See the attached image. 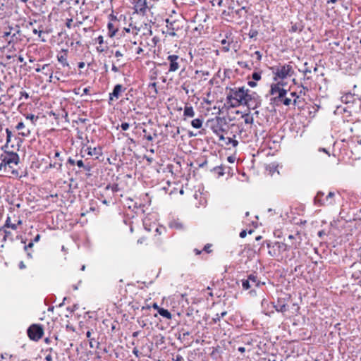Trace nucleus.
I'll return each instance as SVG.
<instances>
[{
    "label": "nucleus",
    "instance_id": "f257e3e1",
    "mask_svg": "<svg viewBox=\"0 0 361 361\" xmlns=\"http://www.w3.org/2000/svg\"><path fill=\"white\" fill-rule=\"evenodd\" d=\"M266 245L268 249V254L270 257L277 259L283 258L284 252L289 250H296L299 247V242L292 243L291 244H286L279 241L265 240L263 242L262 245Z\"/></svg>",
    "mask_w": 361,
    "mask_h": 361
},
{
    "label": "nucleus",
    "instance_id": "f03ea898",
    "mask_svg": "<svg viewBox=\"0 0 361 361\" xmlns=\"http://www.w3.org/2000/svg\"><path fill=\"white\" fill-rule=\"evenodd\" d=\"M245 87L230 88L226 94V104L232 108L242 106L245 103Z\"/></svg>",
    "mask_w": 361,
    "mask_h": 361
},
{
    "label": "nucleus",
    "instance_id": "7ed1b4c3",
    "mask_svg": "<svg viewBox=\"0 0 361 361\" xmlns=\"http://www.w3.org/2000/svg\"><path fill=\"white\" fill-rule=\"evenodd\" d=\"M274 75V80L276 82L283 81L294 74L293 66L290 63L279 64L271 68Z\"/></svg>",
    "mask_w": 361,
    "mask_h": 361
},
{
    "label": "nucleus",
    "instance_id": "20e7f679",
    "mask_svg": "<svg viewBox=\"0 0 361 361\" xmlns=\"http://www.w3.org/2000/svg\"><path fill=\"white\" fill-rule=\"evenodd\" d=\"M169 64V72H176L182 68V71L185 70V59L176 54H170L167 56Z\"/></svg>",
    "mask_w": 361,
    "mask_h": 361
},
{
    "label": "nucleus",
    "instance_id": "39448f33",
    "mask_svg": "<svg viewBox=\"0 0 361 361\" xmlns=\"http://www.w3.org/2000/svg\"><path fill=\"white\" fill-rule=\"evenodd\" d=\"M1 163L0 164V170L3 167L13 168V164L18 165L20 161L19 155L16 152H6L1 155Z\"/></svg>",
    "mask_w": 361,
    "mask_h": 361
},
{
    "label": "nucleus",
    "instance_id": "423d86ee",
    "mask_svg": "<svg viewBox=\"0 0 361 361\" xmlns=\"http://www.w3.org/2000/svg\"><path fill=\"white\" fill-rule=\"evenodd\" d=\"M286 85L283 81H278L275 84H272L270 87V94L275 95L274 102L278 104V101L283 99L287 94V90L283 87Z\"/></svg>",
    "mask_w": 361,
    "mask_h": 361
},
{
    "label": "nucleus",
    "instance_id": "0eeeda50",
    "mask_svg": "<svg viewBox=\"0 0 361 361\" xmlns=\"http://www.w3.org/2000/svg\"><path fill=\"white\" fill-rule=\"evenodd\" d=\"M224 121V118L216 116L215 118L209 119L206 125L216 135H219L224 131L223 128Z\"/></svg>",
    "mask_w": 361,
    "mask_h": 361
},
{
    "label": "nucleus",
    "instance_id": "6e6552de",
    "mask_svg": "<svg viewBox=\"0 0 361 361\" xmlns=\"http://www.w3.org/2000/svg\"><path fill=\"white\" fill-rule=\"evenodd\" d=\"M27 333L30 340L37 341L43 336V326L42 324H33L28 327Z\"/></svg>",
    "mask_w": 361,
    "mask_h": 361
},
{
    "label": "nucleus",
    "instance_id": "1a4fd4ad",
    "mask_svg": "<svg viewBox=\"0 0 361 361\" xmlns=\"http://www.w3.org/2000/svg\"><path fill=\"white\" fill-rule=\"evenodd\" d=\"M228 8L231 11V16L233 18L237 16L238 19L246 17L249 9L245 6H241L240 8H235L234 2L229 3Z\"/></svg>",
    "mask_w": 361,
    "mask_h": 361
},
{
    "label": "nucleus",
    "instance_id": "9d476101",
    "mask_svg": "<svg viewBox=\"0 0 361 361\" xmlns=\"http://www.w3.org/2000/svg\"><path fill=\"white\" fill-rule=\"evenodd\" d=\"M341 101L346 104H360L361 106V99L359 95L350 92L344 93L341 97Z\"/></svg>",
    "mask_w": 361,
    "mask_h": 361
},
{
    "label": "nucleus",
    "instance_id": "9b49d317",
    "mask_svg": "<svg viewBox=\"0 0 361 361\" xmlns=\"http://www.w3.org/2000/svg\"><path fill=\"white\" fill-rule=\"evenodd\" d=\"M252 286L259 287L260 286V281L255 274H251L247 276L246 279L242 280V286L244 290H248Z\"/></svg>",
    "mask_w": 361,
    "mask_h": 361
},
{
    "label": "nucleus",
    "instance_id": "f8f14e48",
    "mask_svg": "<svg viewBox=\"0 0 361 361\" xmlns=\"http://www.w3.org/2000/svg\"><path fill=\"white\" fill-rule=\"evenodd\" d=\"M339 193L336 194L334 192H329L324 199L320 201V206H329L336 204L338 201V197H340Z\"/></svg>",
    "mask_w": 361,
    "mask_h": 361
},
{
    "label": "nucleus",
    "instance_id": "ddd939ff",
    "mask_svg": "<svg viewBox=\"0 0 361 361\" xmlns=\"http://www.w3.org/2000/svg\"><path fill=\"white\" fill-rule=\"evenodd\" d=\"M273 308L278 312L285 313L288 310V305L285 298H279L277 300L276 304L274 302Z\"/></svg>",
    "mask_w": 361,
    "mask_h": 361
},
{
    "label": "nucleus",
    "instance_id": "4468645a",
    "mask_svg": "<svg viewBox=\"0 0 361 361\" xmlns=\"http://www.w3.org/2000/svg\"><path fill=\"white\" fill-rule=\"evenodd\" d=\"M273 304L274 302H271L268 301L267 299L264 298L262 300L261 305L262 307V312L268 316H271L274 313L273 310Z\"/></svg>",
    "mask_w": 361,
    "mask_h": 361
},
{
    "label": "nucleus",
    "instance_id": "2eb2a0df",
    "mask_svg": "<svg viewBox=\"0 0 361 361\" xmlns=\"http://www.w3.org/2000/svg\"><path fill=\"white\" fill-rule=\"evenodd\" d=\"M262 99L258 94H253L252 99L246 105L249 109H255L261 105Z\"/></svg>",
    "mask_w": 361,
    "mask_h": 361
},
{
    "label": "nucleus",
    "instance_id": "dca6fc26",
    "mask_svg": "<svg viewBox=\"0 0 361 361\" xmlns=\"http://www.w3.org/2000/svg\"><path fill=\"white\" fill-rule=\"evenodd\" d=\"M87 153L90 156H95L96 158H99L102 155V147L101 146L97 147H87L86 149Z\"/></svg>",
    "mask_w": 361,
    "mask_h": 361
},
{
    "label": "nucleus",
    "instance_id": "f3484780",
    "mask_svg": "<svg viewBox=\"0 0 361 361\" xmlns=\"http://www.w3.org/2000/svg\"><path fill=\"white\" fill-rule=\"evenodd\" d=\"M137 13L145 14L147 8L146 0H137L135 5Z\"/></svg>",
    "mask_w": 361,
    "mask_h": 361
},
{
    "label": "nucleus",
    "instance_id": "a211bd4d",
    "mask_svg": "<svg viewBox=\"0 0 361 361\" xmlns=\"http://www.w3.org/2000/svg\"><path fill=\"white\" fill-rule=\"evenodd\" d=\"M123 90V86L120 84H117L114 87L112 92L109 94V100H114V99H118Z\"/></svg>",
    "mask_w": 361,
    "mask_h": 361
},
{
    "label": "nucleus",
    "instance_id": "6ab92c4d",
    "mask_svg": "<svg viewBox=\"0 0 361 361\" xmlns=\"http://www.w3.org/2000/svg\"><path fill=\"white\" fill-rule=\"evenodd\" d=\"M166 27L169 31V35L170 36L174 37L176 35V31L178 30V27H175L176 21H169V19L166 20Z\"/></svg>",
    "mask_w": 361,
    "mask_h": 361
},
{
    "label": "nucleus",
    "instance_id": "aec40b11",
    "mask_svg": "<svg viewBox=\"0 0 361 361\" xmlns=\"http://www.w3.org/2000/svg\"><path fill=\"white\" fill-rule=\"evenodd\" d=\"M290 95L291 96V97L293 98V99H292L293 105L294 106L299 107V106L302 100V99L300 97V95L296 92H291L290 93Z\"/></svg>",
    "mask_w": 361,
    "mask_h": 361
},
{
    "label": "nucleus",
    "instance_id": "412c9836",
    "mask_svg": "<svg viewBox=\"0 0 361 361\" xmlns=\"http://www.w3.org/2000/svg\"><path fill=\"white\" fill-rule=\"evenodd\" d=\"M63 54L57 55L58 61L62 64L63 67L68 66L69 64L67 61V51L63 50Z\"/></svg>",
    "mask_w": 361,
    "mask_h": 361
},
{
    "label": "nucleus",
    "instance_id": "4be33fe9",
    "mask_svg": "<svg viewBox=\"0 0 361 361\" xmlns=\"http://www.w3.org/2000/svg\"><path fill=\"white\" fill-rule=\"evenodd\" d=\"M231 134H232V137H227L226 145H232L233 147H235L238 145V141L235 139V134L233 133V132H231Z\"/></svg>",
    "mask_w": 361,
    "mask_h": 361
},
{
    "label": "nucleus",
    "instance_id": "5701e85b",
    "mask_svg": "<svg viewBox=\"0 0 361 361\" xmlns=\"http://www.w3.org/2000/svg\"><path fill=\"white\" fill-rule=\"evenodd\" d=\"M290 24H291V26L288 30V31L290 33L301 32L303 30V25L301 23H290Z\"/></svg>",
    "mask_w": 361,
    "mask_h": 361
},
{
    "label": "nucleus",
    "instance_id": "b1692460",
    "mask_svg": "<svg viewBox=\"0 0 361 361\" xmlns=\"http://www.w3.org/2000/svg\"><path fill=\"white\" fill-rule=\"evenodd\" d=\"M245 103L242 104V106H246L248 102L252 99L253 94H257L255 92H251L248 89L245 88Z\"/></svg>",
    "mask_w": 361,
    "mask_h": 361
},
{
    "label": "nucleus",
    "instance_id": "393cba45",
    "mask_svg": "<svg viewBox=\"0 0 361 361\" xmlns=\"http://www.w3.org/2000/svg\"><path fill=\"white\" fill-rule=\"evenodd\" d=\"M183 116L185 117H193L195 116V111L192 106L186 105L184 108Z\"/></svg>",
    "mask_w": 361,
    "mask_h": 361
},
{
    "label": "nucleus",
    "instance_id": "a878e982",
    "mask_svg": "<svg viewBox=\"0 0 361 361\" xmlns=\"http://www.w3.org/2000/svg\"><path fill=\"white\" fill-rule=\"evenodd\" d=\"M158 313L159 315H161L164 318H166L168 319H171L172 315H171V312L166 309H164L163 307L159 308Z\"/></svg>",
    "mask_w": 361,
    "mask_h": 361
},
{
    "label": "nucleus",
    "instance_id": "bb28decb",
    "mask_svg": "<svg viewBox=\"0 0 361 361\" xmlns=\"http://www.w3.org/2000/svg\"><path fill=\"white\" fill-rule=\"evenodd\" d=\"M12 217L11 216H7L5 224L4 226V228H11L13 230H16L17 226L16 223H13L11 221Z\"/></svg>",
    "mask_w": 361,
    "mask_h": 361
},
{
    "label": "nucleus",
    "instance_id": "cd10ccee",
    "mask_svg": "<svg viewBox=\"0 0 361 361\" xmlns=\"http://www.w3.org/2000/svg\"><path fill=\"white\" fill-rule=\"evenodd\" d=\"M77 166L80 169H83L86 171H90L91 166L90 164H85L82 159L78 160L75 163Z\"/></svg>",
    "mask_w": 361,
    "mask_h": 361
},
{
    "label": "nucleus",
    "instance_id": "c85d7f7f",
    "mask_svg": "<svg viewBox=\"0 0 361 361\" xmlns=\"http://www.w3.org/2000/svg\"><path fill=\"white\" fill-rule=\"evenodd\" d=\"M288 240L290 241L288 244H291L292 243H295L297 241L299 242V245L300 244V235L298 233L295 234L289 235L288 237Z\"/></svg>",
    "mask_w": 361,
    "mask_h": 361
},
{
    "label": "nucleus",
    "instance_id": "c756f323",
    "mask_svg": "<svg viewBox=\"0 0 361 361\" xmlns=\"http://www.w3.org/2000/svg\"><path fill=\"white\" fill-rule=\"evenodd\" d=\"M324 193L322 191H319L316 196L314 197V204L317 206H320V200H322L324 199Z\"/></svg>",
    "mask_w": 361,
    "mask_h": 361
},
{
    "label": "nucleus",
    "instance_id": "7c9ffc66",
    "mask_svg": "<svg viewBox=\"0 0 361 361\" xmlns=\"http://www.w3.org/2000/svg\"><path fill=\"white\" fill-rule=\"evenodd\" d=\"M107 28H108V35L110 37H114L116 35V32H117V29L115 28L114 25L111 23H109L107 24Z\"/></svg>",
    "mask_w": 361,
    "mask_h": 361
},
{
    "label": "nucleus",
    "instance_id": "2f4dec72",
    "mask_svg": "<svg viewBox=\"0 0 361 361\" xmlns=\"http://www.w3.org/2000/svg\"><path fill=\"white\" fill-rule=\"evenodd\" d=\"M202 118H195V119H193L192 121H191V126L194 128H196V129H199L202 127Z\"/></svg>",
    "mask_w": 361,
    "mask_h": 361
},
{
    "label": "nucleus",
    "instance_id": "473e14b6",
    "mask_svg": "<svg viewBox=\"0 0 361 361\" xmlns=\"http://www.w3.org/2000/svg\"><path fill=\"white\" fill-rule=\"evenodd\" d=\"M279 103L282 104L284 106H288L293 104V101H292L291 98L288 97L286 95V96H284V97H283V99H281L280 100L278 101V104Z\"/></svg>",
    "mask_w": 361,
    "mask_h": 361
},
{
    "label": "nucleus",
    "instance_id": "72a5a7b5",
    "mask_svg": "<svg viewBox=\"0 0 361 361\" xmlns=\"http://www.w3.org/2000/svg\"><path fill=\"white\" fill-rule=\"evenodd\" d=\"M242 118L244 119V122L245 124H252L253 123V117L250 114H245L242 116Z\"/></svg>",
    "mask_w": 361,
    "mask_h": 361
},
{
    "label": "nucleus",
    "instance_id": "f704fd0d",
    "mask_svg": "<svg viewBox=\"0 0 361 361\" xmlns=\"http://www.w3.org/2000/svg\"><path fill=\"white\" fill-rule=\"evenodd\" d=\"M106 190H111L113 193L116 192L120 190V188L118 187V185L117 183H114L112 185H107L105 188Z\"/></svg>",
    "mask_w": 361,
    "mask_h": 361
},
{
    "label": "nucleus",
    "instance_id": "c9c22d12",
    "mask_svg": "<svg viewBox=\"0 0 361 361\" xmlns=\"http://www.w3.org/2000/svg\"><path fill=\"white\" fill-rule=\"evenodd\" d=\"M61 166H62V163L61 162H54V163H50L49 166V168H50V169L54 168V169H56L58 170H61Z\"/></svg>",
    "mask_w": 361,
    "mask_h": 361
},
{
    "label": "nucleus",
    "instance_id": "e433bc0d",
    "mask_svg": "<svg viewBox=\"0 0 361 361\" xmlns=\"http://www.w3.org/2000/svg\"><path fill=\"white\" fill-rule=\"evenodd\" d=\"M6 144L4 146V147H7V145L8 142H11V136H12V132L8 129H6Z\"/></svg>",
    "mask_w": 361,
    "mask_h": 361
},
{
    "label": "nucleus",
    "instance_id": "4c0bfd02",
    "mask_svg": "<svg viewBox=\"0 0 361 361\" xmlns=\"http://www.w3.org/2000/svg\"><path fill=\"white\" fill-rule=\"evenodd\" d=\"M224 167L222 166H216L214 168V171L218 173L219 176H224Z\"/></svg>",
    "mask_w": 361,
    "mask_h": 361
},
{
    "label": "nucleus",
    "instance_id": "58836bf2",
    "mask_svg": "<svg viewBox=\"0 0 361 361\" xmlns=\"http://www.w3.org/2000/svg\"><path fill=\"white\" fill-rule=\"evenodd\" d=\"M252 78L255 81H259L261 79V72H253L252 74Z\"/></svg>",
    "mask_w": 361,
    "mask_h": 361
},
{
    "label": "nucleus",
    "instance_id": "ea45409f",
    "mask_svg": "<svg viewBox=\"0 0 361 361\" xmlns=\"http://www.w3.org/2000/svg\"><path fill=\"white\" fill-rule=\"evenodd\" d=\"M232 128H236V130L235 133H238L239 135H240L243 132V127L242 126V125H235V124H232L231 126Z\"/></svg>",
    "mask_w": 361,
    "mask_h": 361
},
{
    "label": "nucleus",
    "instance_id": "a19ab883",
    "mask_svg": "<svg viewBox=\"0 0 361 361\" xmlns=\"http://www.w3.org/2000/svg\"><path fill=\"white\" fill-rule=\"evenodd\" d=\"M53 351V349L51 348H47L46 350V352H49V354L46 355L45 360L46 361H53L52 356L51 353Z\"/></svg>",
    "mask_w": 361,
    "mask_h": 361
},
{
    "label": "nucleus",
    "instance_id": "79ce46f5",
    "mask_svg": "<svg viewBox=\"0 0 361 361\" xmlns=\"http://www.w3.org/2000/svg\"><path fill=\"white\" fill-rule=\"evenodd\" d=\"M243 342L246 345H252V339H251L249 336L246 335L243 338Z\"/></svg>",
    "mask_w": 361,
    "mask_h": 361
},
{
    "label": "nucleus",
    "instance_id": "37998d69",
    "mask_svg": "<svg viewBox=\"0 0 361 361\" xmlns=\"http://www.w3.org/2000/svg\"><path fill=\"white\" fill-rule=\"evenodd\" d=\"M89 343H90V347L91 348H98V345L99 344V343L96 341L94 338H90Z\"/></svg>",
    "mask_w": 361,
    "mask_h": 361
},
{
    "label": "nucleus",
    "instance_id": "c03bdc74",
    "mask_svg": "<svg viewBox=\"0 0 361 361\" xmlns=\"http://www.w3.org/2000/svg\"><path fill=\"white\" fill-rule=\"evenodd\" d=\"M258 35V31L255 29H250L248 35L250 38H256Z\"/></svg>",
    "mask_w": 361,
    "mask_h": 361
},
{
    "label": "nucleus",
    "instance_id": "a18cd8bd",
    "mask_svg": "<svg viewBox=\"0 0 361 361\" xmlns=\"http://www.w3.org/2000/svg\"><path fill=\"white\" fill-rule=\"evenodd\" d=\"M303 73L306 75L307 73L312 72L311 68L308 66V63L306 62L304 63V68L302 70Z\"/></svg>",
    "mask_w": 361,
    "mask_h": 361
},
{
    "label": "nucleus",
    "instance_id": "49530a36",
    "mask_svg": "<svg viewBox=\"0 0 361 361\" xmlns=\"http://www.w3.org/2000/svg\"><path fill=\"white\" fill-rule=\"evenodd\" d=\"M12 219H13V223H16V226H18V225H21L23 224V221L19 216H16V215H13Z\"/></svg>",
    "mask_w": 361,
    "mask_h": 361
},
{
    "label": "nucleus",
    "instance_id": "de8ad7c7",
    "mask_svg": "<svg viewBox=\"0 0 361 361\" xmlns=\"http://www.w3.org/2000/svg\"><path fill=\"white\" fill-rule=\"evenodd\" d=\"M238 64H239V66H240L241 68H247V69H249V70H250V69H251V67L249 66V64H248V63H247V62H245V61H239V62H238Z\"/></svg>",
    "mask_w": 361,
    "mask_h": 361
},
{
    "label": "nucleus",
    "instance_id": "09e8293b",
    "mask_svg": "<svg viewBox=\"0 0 361 361\" xmlns=\"http://www.w3.org/2000/svg\"><path fill=\"white\" fill-rule=\"evenodd\" d=\"M170 227L171 228H182V225L180 223H178V222H173V223H170Z\"/></svg>",
    "mask_w": 361,
    "mask_h": 361
},
{
    "label": "nucleus",
    "instance_id": "8fccbe9b",
    "mask_svg": "<svg viewBox=\"0 0 361 361\" xmlns=\"http://www.w3.org/2000/svg\"><path fill=\"white\" fill-rule=\"evenodd\" d=\"M20 97L19 98V100H21L23 99V97H24L26 99H27L29 98V94L25 91H21L20 92Z\"/></svg>",
    "mask_w": 361,
    "mask_h": 361
},
{
    "label": "nucleus",
    "instance_id": "3c124183",
    "mask_svg": "<svg viewBox=\"0 0 361 361\" xmlns=\"http://www.w3.org/2000/svg\"><path fill=\"white\" fill-rule=\"evenodd\" d=\"M149 88L154 90L155 94H157L158 92H157V83L156 82L150 83L149 85Z\"/></svg>",
    "mask_w": 361,
    "mask_h": 361
},
{
    "label": "nucleus",
    "instance_id": "603ef678",
    "mask_svg": "<svg viewBox=\"0 0 361 361\" xmlns=\"http://www.w3.org/2000/svg\"><path fill=\"white\" fill-rule=\"evenodd\" d=\"M121 128L123 130L126 131L129 128V123L126 122H123L121 124Z\"/></svg>",
    "mask_w": 361,
    "mask_h": 361
},
{
    "label": "nucleus",
    "instance_id": "864d4df0",
    "mask_svg": "<svg viewBox=\"0 0 361 361\" xmlns=\"http://www.w3.org/2000/svg\"><path fill=\"white\" fill-rule=\"evenodd\" d=\"M253 54L257 56V60L258 61H260L262 60V55L259 51H255Z\"/></svg>",
    "mask_w": 361,
    "mask_h": 361
},
{
    "label": "nucleus",
    "instance_id": "5fc2aeb1",
    "mask_svg": "<svg viewBox=\"0 0 361 361\" xmlns=\"http://www.w3.org/2000/svg\"><path fill=\"white\" fill-rule=\"evenodd\" d=\"M16 129H17V130H23V129H24V128H25V124H24V123H23V122L20 121V122H19V123L17 124V126H16Z\"/></svg>",
    "mask_w": 361,
    "mask_h": 361
},
{
    "label": "nucleus",
    "instance_id": "6e6d98bb",
    "mask_svg": "<svg viewBox=\"0 0 361 361\" xmlns=\"http://www.w3.org/2000/svg\"><path fill=\"white\" fill-rule=\"evenodd\" d=\"M34 245V242L31 241L27 245L24 246V250L27 251L28 249L32 248Z\"/></svg>",
    "mask_w": 361,
    "mask_h": 361
},
{
    "label": "nucleus",
    "instance_id": "4d7b16f0",
    "mask_svg": "<svg viewBox=\"0 0 361 361\" xmlns=\"http://www.w3.org/2000/svg\"><path fill=\"white\" fill-rule=\"evenodd\" d=\"M30 131L29 129H25V130L22 131L21 133H20V134L22 135V136H24V137H27L30 135Z\"/></svg>",
    "mask_w": 361,
    "mask_h": 361
},
{
    "label": "nucleus",
    "instance_id": "13d9d810",
    "mask_svg": "<svg viewBox=\"0 0 361 361\" xmlns=\"http://www.w3.org/2000/svg\"><path fill=\"white\" fill-rule=\"evenodd\" d=\"M96 42L102 45L103 43H104V37L102 36V35H99L97 39H96Z\"/></svg>",
    "mask_w": 361,
    "mask_h": 361
},
{
    "label": "nucleus",
    "instance_id": "bf43d9fd",
    "mask_svg": "<svg viewBox=\"0 0 361 361\" xmlns=\"http://www.w3.org/2000/svg\"><path fill=\"white\" fill-rule=\"evenodd\" d=\"M221 317L220 314H216L215 315V317L213 318V322H214V323H215V324H216V323H217L218 322H219V321H220V319H221Z\"/></svg>",
    "mask_w": 361,
    "mask_h": 361
},
{
    "label": "nucleus",
    "instance_id": "052dcab7",
    "mask_svg": "<svg viewBox=\"0 0 361 361\" xmlns=\"http://www.w3.org/2000/svg\"><path fill=\"white\" fill-rule=\"evenodd\" d=\"M111 71L114 73H117L119 71V68L114 63L112 64Z\"/></svg>",
    "mask_w": 361,
    "mask_h": 361
},
{
    "label": "nucleus",
    "instance_id": "680f3d73",
    "mask_svg": "<svg viewBox=\"0 0 361 361\" xmlns=\"http://www.w3.org/2000/svg\"><path fill=\"white\" fill-rule=\"evenodd\" d=\"M114 55L116 58H120L123 56V53L119 50L116 51Z\"/></svg>",
    "mask_w": 361,
    "mask_h": 361
},
{
    "label": "nucleus",
    "instance_id": "e2e57ef3",
    "mask_svg": "<svg viewBox=\"0 0 361 361\" xmlns=\"http://www.w3.org/2000/svg\"><path fill=\"white\" fill-rule=\"evenodd\" d=\"M68 164H71V166H74L76 163V161L72 159L71 157H69L67 161Z\"/></svg>",
    "mask_w": 361,
    "mask_h": 361
},
{
    "label": "nucleus",
    "instance_id": "0e129e2a",
    "mask_svg": "<svg viewBox=\"0 0 361 361\" xmlns=\"http://www.w3.org/2000/svg\"><path fill=\"white\" fill-rule=\"evenodd\" d=\"M210 247H211V245L207 244L206 245H204L203 250H204L205 252L209 253L211 252Z\"/></svg>",
    "mask_w": 361,
    "mask_h": 361
},
{
    "label": "nucleus",
    "instance_id": "69168bd1",
    "mask_svg": "<svg viewBox=\"0 0 361 361\" xmlns=\"http://www.w3.org/2000/svg\"><path fill=\"white\" fill-rule=\"evenodd\" d=\"M173 361H183V357L180 355H177L173 359Z\"/></svg>",
    "mask_w": 361,
    "mask_h": 361
},
{
    "label": "nucleus",
    "instance_id": "338daca9",
    "mask_svg": "<svg viewBox=\"0 0 361 361\" xmlns=\"http://www.w3.org/2000/svg\"><path fill=\"white\" fill-rule=\"evenodd\" d=\"M247 85L251 87H255L257 85L255 81H248Z\"/></svg>",
    "mask_w": 361,
    "mask_h": 361
},
{
    "label": "nucleus",
    "instance_id": "774afa93",
    "mask_svg": "<svg viewBox=\"0 0 361 361\" xmlns=\"http://www.w3.org/2000/svg\"><path fill=\"white\" fill-rule=\"evenodd\" d=\"M27 118H29V119H30L32 121H33V120L36 121L37 120V117L35 115H33V114H28L27 116Z\"/></svg>",
    "mask_w": 361,
    "mask_h": 361
}]
</instances>
